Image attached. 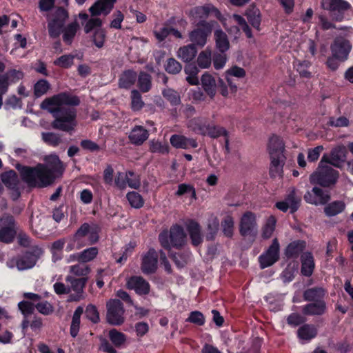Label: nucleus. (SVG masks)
I'll return each instance as SVG.
<instances>
[{
    "label": "nucleus",
    "mask_w": 353,
    "mask_h": 353,
    "mask_svg": "<svg viewBox=\"0 0 353 353\" xmlns=\"http://www.w3.org/2000/svg\"><path fill=\"white\" fill-rule=\"evenodd\" d=\"M304 200L310 204L325 205L330 200V193L327 190L314 185L311 191H307L304 195Z\"/></svg>",
    "instance_id": "obj_19"
},
{
    "label": "nucleus",
    "mask_w": 353,
    "mask_h": 353,
    "mask_svg": "<svg viewBox=\"0 0 353 353\" xmlns=\"http://www.w3.org/2000/svg\"><path fill=\"white\" fill-rule=\"evenodd\" d=\"M245 16L249 23L256 30H260L261 14L260 10L256 6L251 5L245 11Z\"/></svg>",
    "instance_id": "obj_34"
},
{
    "label": "nucleus",
    "mask_w": 353,
    "mask_h": 353,
    "mask_svg": "<svg viewBox=\"0 0 353 353\" xmlns=\"http://www.w3.org/2000/svg\"><path fill=\"white\" fill-rule=\"evenodd\" d=\"M301 272L302 275L307 277L310 276L312 274L315 268L314 260L312 253H303L301 256Z\"/></svg>",
    "instance_id": "obj_31"
},
{
    "label": "nucleus",
    "mask_w": 353,
    "mask_h": 353,
    "mask_svg": "<svg viewBox=\"0 0 353 353\" xmlns=\"http://www.w3.org/2000/svg\"><path fill=\"white\" fill-rule=\"evenodd\" d=\"M107 322L112 325H121L124 323L125 309L123 303L117 299H111L106 303Z\"/></svg>",
    "instance_id": "obj_13"
},
{
    "label": "nucleus",
    "mask_w": 353,
    "mask_h": 353,
    "mask_svg": "<svg viewBox=\"0 0 353 353\" xmlns=\"http://www.w3.org/2000/svg\"><path fill=\"white\" fill-rule=\"evenodd\" d=\"M215 26H219L216 21L200 20L196 24V28L190 32V40L194 46H204Z\"/></svg>",
    "instance_id": "obj_8"
},
{
    "label": "nucleus",
    "mask_w": 353,
    "mask_h": 353,
    "mask_svg": "<svg viewBox=\"0 0 353 353\" xmlns=\"http://www.w3.org/2000/svg\"><path fill=\"white\" fill-rule=\"evenodd\" d=\"M80 99L77 96L62 92L45 99L40 104L42 110L50 112L54 120L52 122L54 129L70 132L76 126L77 112L74 108L63 107L64 105L77 106Z\"/></svg>",
    "instance_id": "obj_1"
},
{
    "label": "nucleus",
    "mask_w": 353,
    "mask_h": 353,
    "mask_svg": "<svg viewBox=\"0 0 353 353\" xmlns=\"http://www.w3.org/2000/svg\"><path fill=\"white\" fill-rule=\"evenodd\" d=\"M214 40L216 48L221 52H225L230 48L228 36L219 27L214 31Z\"/></svg>",
    "instance_id": "obj_37"
},
{
    "label": "nucleus",
    "mask_w": 353,
    "mask_h": 353,
    "mask_svg": "<svg viewBox=\"0 0 353 353\" xmlns=\"http://www.w3.org/2000/svg\"><path fill=\"white\" fill-rule=\"evenodd\" d=\"M15 168L20 176H56L62 175L65 168L59 157L56 154H50L44 158V163H37L31 167L17 163Z\"/></svg>",
    "instance_id": "obj_2"
},
{
    "label": "nucleus",
    "mask_w": 353,
    "mask_h": 353,
    "mask_svg": "<svg viewBox=\"0 0 353 353\" xmlns=\"http://www.w3.org/2000/svg\"><path fill=\"white\" fill-rule=\"evenodd\" d=\"M192 12L201 20H205L211 13H214L216 17H219V16L221 15L219 10L212 4L196 6Z\"/></svg>",
    "instance_id": "obj_35"
},
{
    "label": "nucleus",
    "mask_w": 353,
    "mask_h": 353,
    "mask_svg": "<svg viewBox=\"0 0 353 353\" xmlns=\"http://www.w3.org/2000/svg\"><path fill=\"white\" fill-rule=\"evenodd\" d=\"M169 256L179 268H183L188 263V254L185 253L170 252Z\"/></svg>",
    "instance_id": "obj_60"
},
{
    "label": "nucleus",
    "mask_w": 353,
    "mask_h": 353,
    "mask_svg": "<svg viewBox=\"0 0 353 353\" xmlns=\"http://www.w3.org/2000/svg\"><path fill=\"white\" fill-rule=\"evenodd\" d=\"M185 225L192 245L195 247L201 245L203 242V236L200 224L194 219H189Z\"/></svg>",
    "instance_id": "obj_28"
},
{
    "label": "nucleus",
    "mask_w": 353,
    "mask_h": 353,
    "mask_svg": "<svg viewBox=\"0 0 353 353\" xmlns=\"http://www.w3.org/2000/svg\"><path fill=\"white\" fill-rule=\"evenodd\" d=\"M79 28L77 21H74L69 23L67 26L63 28V40L67 44H70L76 35V33Z\"/></svg>",
    "instance_id": "obj_43"
},
{
    "label": "nucleus",
    "mask_w": 353,
    "mask_h": 353,
    "mask_svg": "<svg viewBox=\"0 0 353 353\" xmlns=\"http://www.w3.org/2000/svg\"><path fill=\"white\" fill-rule=\"evenodd\" d=\"M326 291L321 287H313L306 289L303 294L305 301L314 302L325 300Z\"/></svg>",
    "instance_id": "obj_32"
},
{
    "label": "nucleus",
    "mask_w": 353,
    "mask_h": 353,
    "mask_svg": "<svg viewBox=\"0 0 353 353\" xmlns=\"http://www.w3.org/2000/svg\"><path fill=\"white\" fill-rule=\"evenodd\" d=\"M300 202L301 199L296 195L295 189H292L283 201L275 203V207L283 212H286L290 209V212L294 214L299 208Z\"/></svg>",
    "instance_id": "obj_20"
},
{
    "label": "nucleus",
    "mask_w": 353,
    "mask_h": 353,
    "mask_svg": "<svg viewBox=\"0 0 353 353\" xmlns=\"http://www.w3.org/2000/svg\"><path fill=\"white\" fill-rule=\"evenodd\" d=\"M293 64L301 77L305 79H310L312 77V73L308 70L312 65L310 61L296 60Z\"/></svg>",
    "instance_id": "obj_45"
},
{
    "label": "nucleus",
    "mask_w": 353,
    "mask_h": 353,
    "mask_svg": "<svg viewBox=\"0 0 353 353\" xmlns=\"http://www.w3.org/2000/svg\"><path fill=\"white\" fill-rule=\"evenodd\" d=\"M2 183L10 190V195L13 201H17L21 196L22 179L29 187L45 188L52 185L56 178H1Z\"/></svg>",
    "instance_id": "obj_5"
},
{
    "label": "nucleus",
    "mask_w": 353,
    "mask_h": 353,
    "mask_svg": "<svg viewBox=\"0 0 353 353\" xmlns=\"http://www.w3.org/2000/svg\"><path fill=\"white\" fill-rule=\"evenodd\" d=\"M227 60L228 58L225 52H214L212 54V62L216 70L222 69L225 66Z\"/></svg>",
    "instance_id": "obj_54"
},
{
    "label": "nucleus",
    "mask_w": 353,
    "mask_h": 353,
    "mask_svg": "<svg viewBox=\"0 0 353 353\" xmlns=\"http://www.w3.org/2000/svg\"><path fill=\"white\" fill-rule=\"evenodd\" d=\"M205 135L213 139L223 136L224 137L223 148L225 152V153L230 152L228 132L225 128L208 121L206 126V131H205Z\"/></svg>",
    "instance_id": "obj_24"
},
{
    "label": "nucleus",
    "mask_w": 353,
    "mask_h": 353,
    "mask_svg": "<svg viewBox=\"0 0 353 353\" xmlns=\"http://www.w3.org/2000/svg\"><path fill=\"white\" fill-rule=\"evenodd\" d=\"M279 241L275 238L268 250L259 256V262L261 269L270 267L279 261Z\"/></svg>",
    "instance_id": "obj_15"
},
{
    "label": "nucleus",
    "mask_w": 353,
    "mask_h": 353,
    "mask_svg": "<svg viewBox=\"0 0 353 353\" xmlns=\"http://www.w3.org/2000/svg\"><path fill=\"white\" fill-rule=\"evenodd\" d=\"M208 123V121L205 119L199 117L194 118L190 121V126L192 128L194 132L205 136V131H206Z\"/></svg>",
    "instance_id": "obj_47"
},
{
    "label": "nucleus",
    "mask_w": 353,
    "mask_h": 353,
    "mask_svg": "<svg viewBox=\"0 0 353 353\" xmlns=\"http://www.w3.org/2000/svg\"><path fill=\"white\" fill-rule=\"evenodd\" d=\"M4 74L7 77L10 85L17 83L24 77V72L21 70L17 69H10Z\"/></svg>",
    "instance_id": "obj_59"
},
{
    "label": "nucleus",
    "mask_w": 353,
    "mask_h": 353,
    "mask_svg": "<svg viewBox=\"0 0 353 353\" xmlns=\"http://www.w3.org/2000/svg\"><path fill=\"white\" fill-rule=\"evenodd\" d=\"M127 288L133 290L140 296L147 295L150 293V283L141 276H132L126 282Z\"/></svg>",
    "instance_id": "obj_22"
},
{
    "label": "nucleus",
    "mask_w": 353,
    "mask_h": 353,
    "mask_svg": "<svg viewBox=\"0 0 353 353\" xmlns=\"http://www.w3.org/2000/svg\"><path fill=\"white\" fill-rule=\"evenodd\" d=\"M222 230L224 235L227 237L231 238L233 235L234 231V220L233 218L228 215L221 221Z\"/></svg>",
    "instance_id": "obj_58"
},
{
    "label": "nucleus",
    "mask_w": 353,
    "mask_h": 353,
    "mask_svg": "<svg viewBox=\"0 0 353 353\" xmlns=\"http://www.w3.org/2000/svg\"><path fill=\"white\" fill-rule=\"evenodd\" d=\"M83 313V308L82 306H78L74 312L70 328V335L73 338H75L79 333L81 323V316Z\"/></svg>",
    "instance_id": "obj_42"
},
{
    "label": "nucleus",
    "mask_w": 353,
    "mask_h": 353,
    "mask_svg": "<svg viewBox=\"0 0 353 353\" xmlns=\"http://www.w3.org/2000/svg\"><path fill=\"white\" fill-rule=\"evenodd\" d=\"M196 54V47L192 43L181 47L178 51V57L186 63H189L192 61L195 58Z\"/></svg>",
    "instance_id": "obj_39"
},
{
    "label": "nucleus",
    "mask_w": 353,
    "mask_h": 353,
    "mask_svg": "<svg viewBox=\"0 0 353 353\" xmlns=\"http://www.w3.org/2000/svg\"><path fill=\"white\" fill-rule=\"evenodd\" d=\"M201 85L205 92L213 99L216 95L217 90L223 97L228 94V85L223 79L219 78L218 81L209 72H205L201 78Z\"/></svg>",
    "instance_id": "obj_10"
},
{
    "label": "nucleus",
    "mask_w": 353,
    "mask_h": 353,
    "mask_svg": "<svg viewBox=\"0 0 353 353\" xmlns=\"http://www.w3.org/2000/svg\"><path fill=\"white\" fill-rule=\"evenodd\" d=\"M172 146L176 149L190 150L198 147V142L194 138L174 134L170 139Z\"/></svg>",
    "instance_id": "obj_26"
},
{
    "label": "nucleus",
    "mask_w": 353,
    "mask_h": 353,
    "mask_svg": "<svg viewBox=\"0 0 353 353\" xmlns=\"http://www.w3.org/2000/svg\"><path fill=\"white\" fill-rule=\"evenodd\" d=\"M321 6L330 12V17L335 21H342L346 12L352 8L345 0H322Z\"/></svg>",
    "instance_id": "obj_12"
},
{
    "label": "nucleus",
    "mask_w": 353,
    "mask_h": 353,
    "mask_svg": "<svg viewBox=\"0 0 353 353\" xmlns=\"http://www.w3.org/2000/svg\"><path fill=\"white\" fill-rule=\"evenodd\" d=\"M338 178H310V183L320 188H330L337 182Z\"/></svg>",
    "instance_id": "obj_51"
},
{
    "label": "nucleus",
    "mask_w": 353,
    "mask_h": 353,
    "mask_svg": "<svg viewBox=\"0 0 353 353\" xmlns=\"http://www.w3.org/2000/svg\"><path fill=\"white\" fill-rule=\"evenodd\" d=\"M186 234L183 227L179 224L173 225L170 231L163 230L159 234L161 246L170 252L171 248H181L185 243Z\"/></svg>",
    "instance_id": "obj_6"
},
{
    "label": "nucleus",
    "mask_w": 353,
    "mask_h": 353,
    "mask_svg": "<svg viewBox=\"0 0 353 353\" xmlns=\"http://www.w3.org/2000/svg\"><path fill=\"white\" fill-rule=\"evenodd\" d=\"M185 321L194 324L197 326H203L205 323V318L201 312L194 310L189 314V316L186 319Z\"/></svg>",
    "instance_id": "obj_55"
},
{
    "label": "nucleus",
    "mask_w": 353,
    "mask_h": 353,
    "mask_svg": "<svg viewBox=\"0 0 353 353\" xmlns=\"http://www.w3.org/2000/svg\"><path fill=\"white\" fill-rule=\"evenodd\" d=\"M346 161V150L343 146L333 148L330 154H324L316 170L310 176H339L338 171L333 169L342 167Z\"/></svg>",
    "instance_id": "obj_3"
},
{
    "label": "nucleus",
    "mask_w": 353,
    "mask_h": 353,
    "mask_svg": "<svg viewBox=\"0 0 353 353\" xmlns=\"http://www.w3.org/2000/svg\"><path fill=\"white\" fill-rule=\"evenodd\" d=\"M276 222V220L274 216H270L268 219L267 222H266L264 228H263L262 237L263 239H269L272 236V234L275 229Z\"/></svg>",
    "instance_id": "obj_61"
},
{
    "label": "nucleus",
    "mask_w": 353,
    "mask_h": 353,
    "mask_svg": "<svg viewBox=\"0 0 353 353\" xmlns=\"http://www.w3.org/2000/svg\"><path fill=\"white\" fill-rule=\"evenodd\" d=\"M306 247L303 240H295L290 243L284 250V254L288 259H297Z\"/></svg>",
    "instance_id": "obj_30"
},
{
    "label": "nucleus",
    "mask_w": 353,
    "mask_h": 353,
    "mask_svg": "<svg viewBox=\"0 0 353 353\" xmlns=\"http://www.w3.org/2000/svg\"><path fill=\"white\" fill-rule=\"evenodd\" d=\"M98 248L96 247H91L85 249L81 252L76 253L70 255V259L73 261H77L79 263H88L95 259L98 254Z\"/></svg>",
    "instance_id": "obj_33"
},
{
    "label": "nucleus",
    "mask_w": 353,
    "mask_h": 353,
    "mask_svg": "<svg viewBox=\"0 0 353 353\" xmlns=\"http://www.w3.org/2000/svg\"><path fill=\"white\" fill-rule=\"evenodd\" d=\"M68 17V12L64 8L58 7L55 10L52 19L48 22V31L50 38L57 39L60 37Z\"/></svg>",
    "instance_id": "obj_11"
},
{
    "label": "nucleus",
    "mask_w": 353,
    "mask_h": 353,
    "mask_svg": "<svg viewBox=\"0 0 353 353\" xmlns=\"http://www.w3.org/2000/svg\"><path fill=\"white\" fill-rule=\"evenodd\" d=\"M131 98V109L134 111L141 110L145 103L142 100V97L139 91L137 90H132L130 93Z\"/></svg>",
    "instance_id": "obj_48"
},
{
    "label": "nucleus",
    "mask_w": 353,
    "mask_h": 353,
    "mask_svg": "<svg viewBox=\"0 0 353 353\" xmlns=\"http://www.w3.org/2000/svg\"><path fill=\"white\" fill-rule=\"evenodd\" d=\"M184 71L188 75L186 81L190 85H197L199 84V80L197 77L199 69L194 63H188L185 66Z\"/></svg>",
    "instance_id": "obj_40"
},
{
    "label": "nucleus",
    "mask_w": 353,
    "mask_h": 353,
    "mask_svg": "<svg viewBox=\"0 0 353 353\" xmlns=\"http://www.w3.org/2000/svg\"><path fill=\"white\" fill-rule=\"evenodd\" d=\"M101 227L97 224L92 226L88 223H83L75 233L71 236L73 242L77 244V250L86 245L96 244L99 240Z\"/></svg>",
    "instance_id": "obj_7"
},
{
    "label": "nucleus",
    "mask_w": 353,
    "mask_h": 353,
    "mask_svg": "<svg viewBox=\"0 0 353 353\" xmlns=\"http://www.w3.org/2000/svg\"><path fill=\"white\" fill-rule=\"evenodd\" d=\"M137 87L141 92H149L152 88V77L146 72L141 71L137 75Z\"/></svg>",
    "instance_id": "obj_41"
},
{
    "label": "nucleus",
    "mask_w": 353,
    "mask_h": 353,
    "mask_svg": "<svg viewBox=\"0 0 353 353\" xmlns=\"http://www.w3.org/2000/svg\"><path fill=\"white\" fill-rule=\"evenodd\" d=\"M246 72L244 68L238 65H232L231 68L228 69L224 73V78L227 81L228 85L230 86L232 92H236L239 86L237 79H243L245 77Z\"/></svg>",
    "instance_id": "obj_21"
},
{
    "label": "nucleus",
    "mask_w": 353,
    "mask_h": 353,
    "mask_svg": "<svg viewBox=\"0 0 353 353\" xmlns=\"http://www.w3.org/2000/svg\"><path fill=\"white\" fill-rule=\"evenodd\" d=\"M256 216L252 212H245L240 221L239 232L243 236H252L254 238L256 236Z\"/></svg>",
    "instance_id": "obj_18"
},
{
    "label": "nucleus",
    "mask_w": 353,
    "mask_h": 353,
    "mask_svg": "<svg viewBox=\"0 0 353 353\" xmlns=\"http://www.w3.org/2000/svg\"><path fill=\"white\" fill-rule=\"evenodd\" d=\"M74 56L72 54H63L54 61V65L56 66L68 69L74 63Z\"/></svg>",
    "instance_id": "obj_53"
},
{
    "label": "nucleus",
    "mask_w": 353,
    "mask_h": 353,
    "mask_svg": "<svg viewBox=\"0 0 353 353\" xmlns=\"http://www.w3.org/2000/svg\"><path fill=\"white\" fill-rule=\"evenodd\" d=\"M158 253L154 248H150L143 256L141 268L144 274H153L157 270Z\"/></svg>",
    "instance_id": "obj_23"
},
{
    "label": "nucleus",
    "mask_w": 353,
    "mask_h": 353,
    "mask_svg": "<svg viewBox=\"0 0 353 353\" xmlns=\"http://www.w3.org/2000/svg\"><path fill=\"white\" fill-rule=\"evenodd\" d=\"M17 235L16 222L13 216L3 215L0 218V241L5 243L13 242Z\"/></svg>",
    "instance_id": "obj_14"
},
{
    "label": "nucleus",
    "mask_w": 353,
    "mask_h": 353,
    "mask_svg": "<svg viewBox=\"0 0 353 353\" xmlns=\"http://www.w3.org/2000/svg\"><path fill=\"white\" fill-rule=\"evenodd\" d=\"M165 70L167 72L172 74H176L182 70L181 64L174 58H170L167 60L165 65Z\"/></svg>",
    "instance_id": "obj_64"
},
{
    "label": "nucleus",
    "mask_w": 353,
    "mask_h": 353,
    "mask_svg": "<svg viewBox=\"0 0 353 353\" xmlns=\"http://www.w3.org/2000/svg\"><path fill=\"white\" fill-rule=\"evenodd\" d=\"M162 95L172 105H177L181 103L179 93L172 88H168L163 90Z\"/></svg>",
    "instance_id": "obj_52"
},
{
    "label": "nucleus",
    "mask_w": 353,
    "mask_h": 353,
    "mask_svg": "<svg viewBox=\"0 0 353 353\" xmlns=\"http://www.w3.org/2000/svg\"><path fill=\"white\" fill-rule=\"evenodd\" d=\"M318 331L314 325L303 324L297 330V336L300 339L310 341L315 338Z\"/></svg>",
    "instance_id": "obj_38"
},
{
    "label": "nucleus",
    "mask_w": 353,
    "mask_h": 353,
    "mask_svg": "<svg viewBox=\"0 0 353 353\" xmlns=\"http://www.w3.org/2000/svg\"><path fill=\"white\" fill-rule=\"evenodd\" d=\"M345 204L342 201H334L328 203L324 208V212L327 216H336L344 211Z\"/></svg>",
    "instance_id": "obj_44"
},
{
    "label": "nucleus",
    "mask_w": 353,
    "mask_h": 353,
    "mask_svg": "<svg viewBox=\"0 0 353 353\" xmlns=\"http://www.w3.org/2000/svg\"><path fill=\"white\" fill-rule=\"evenodd\" d=\"M332 54L338 58L341 62L348 59L349 54L352 50V44L350 41L343 37H336L330 47Z\"/></svg>",
    "instance_id": "obj_17"
},
{
    "label": "nucleus",
    "mask_w": 353,
    "mask_h": 353,
    "mask_svg": "<svg viewBox=\"0 0 353 353\" xmlns=\"http://www.w3.org/2000/svg\"><path fill=\"white\" fill-rule=\"evenodd\" d=\"M196 61L201 68H208L212 63L211 52L207 50L202 51L199 54Z\"/></svg>",
    "instance_id": "obj_56"
},
{
    "label": "nucleus",
    "mask_w": 353,
    "mask_h": 353,
    "mask_svg": "<svg viewBox=\"0 0 353 353\" xmlns=\"http://www.w3.org/2000/svg\"><path fill=\"white\" fill-rule=\"evenodd\" d=\"M285 144L283 139L276 135H272L269 140L268 151L270 157V176H283V166L286 157L283 152Z\"/></svg>",
    "instance_id": "obj_4"
},
{
    "label": "nucleus",
    "mask_w": 353,
    "mask_h": 353,
    "mask_svg": "<svg viewBox=\"0 0 353 353\" xmlns=\"http://www.w3.org/2000/svg\"><path fill=\"white\" fill-rule=\"evenodd\" d=\"M41 136L42 140L50 146L57 147L61 142L60 135L54 132H43Z\"/></svg>",
    "instance_id": "obj_57"
},
{
    "label": "nucleus",
    "mask_w": 353,
    "mask_h": 353,
    "mask_svg": "<svg viewBox=\"0 0 353 353\" xmlns=\"http://www.w3.org/2000/svg\"><path fill=\"white\" fill-rule=\"evenodd\" d=\"M137 74L132 70H125L119 79V87L120 88L129 89L137 81Z\"/></svg>",
    "instance_id": "obj_36"
},
{
    "label": "nucleus",
    "mask_w": 353,
    "mask_h": 353,
    "mask_svg": "<svg viewBox=\"0 0 353 353\" xmlns=\"http://www.w3.org/2000/svg\"><path fill=\"white\" fill-rule=\"evenodd\" d=\"M117 0H97L89 8L92 17L108 15L112 10Z\"/></svg>",
    "instance_id": "obj_25"
},
{
    "label": "nucleus",
    "mask_w": 353,
    "mask_h": 353,
    "mask_svg": "<svg viewBox=\"0 0 353 353\" xmlns=\"http://www.w3.org/2000/svg\"><path fill=\"white\" fill-rule=\"evenodd\" d=\"M43 254V250L39 246H33L29 250L23 252L15 259L14 261L17 268L19 271L26 270L32 268Z\"/></svg>",
    "instance_id": "obj_9"
},
{
    "label": "nucleus",
    "mask_w": 353,
    "mask_h": 353,
    "mask_svg": "<svg viewBox=\"0 0 353 353\" xmlns=\"http://www.w3.org/2000/svg\"><path fill=\"white\" fill-rule=\"evenodd\" d=\"M126 199L130 206L135 209H140L144 205V200L142 196L137 192H129L126 195Z\"/></svg>",
    "instance_id": "obj_46"
},
{
    "label": "nucleus",
    "mask_w": 353,
    "mask_h": 353,
    "mask_svg": "<svg viewBox=\"0 0 353 353\" xmlns=\"http://www.w3.org/2000/svg\"><path fill=\"white\" fill-rule=\"evenodd\" d=\"M108 336L112 344L116 347H121L126 341L125 334L116 329L110 330Z\"/></svg>",
    "instance_id": "obj_50"
},
{
    "label": "nucleus",
    "mask_w": 353,
    "mask_h": 353,
    "mask_svg": "<svg viewBox=\"0 0 353 353\" xmlns=\"http://www.w3.org/2000/svg\"><path fill=\"white\" fill-rule=\"evenodd\" d=\"M50 88V84L46 79H39L34 85V95L36 98L46 94Z\"/></svg>",
    "instance_id": "obj_49"
},
{
    "label": "nucleus",
    "mask_w": 353,
    "mask_h": 353,
    "mask_svg": "<svg viewBox=\"0 0 353 353\" xmlns=\"http://www.w3.org/2000/svg\"><path fill=\"white\" fill-rule=\"evenodd\" d=\"M301 311L305 316H322L327 311V304L325 300L309 302L302 306Z\"/></svg>",
    "instance_id": "obj_29"
},
{
    "label": "nucleus",
    "mask_w": 353,
    "mask_h": 353,
    "mask_svg": "<svg viewBox=\"0 0 353 353\" xmlns=\"http://www.w3.org/2000/svg\"><path fill=\"white\" fill-rule=\"evenodd\" d=\"M65 281L70 283L71 290L74 292V294H70L68 297V302H78L83 299V289L88 281L87 277L76 278L71 275L65 277Z\"/></svg>",
    "instance_id": "obj_16"
},
{
    "label": "nucleus",
    "mask_w": 353,
    "mask_h": 353,
    "mask_svg": "<svg viewBox=\"0 0 353 353\" xmlns=\"http://www.w3.org/2000/svg\"><path fill=\"white\" fill-rule=\"evenodd\" d=\"M149 131L142 125H135L128 135L130 142L134 145L140 146L148 139Z\"/></svg>",
    "instance_id": "obj_27"
},
{
    "label": "nucleus",
    "mask_w": 353,
    "mask_h": 353,
    "mask_svg": "<svg viewBox=\"0 0 353 353\" xmlns=\"http://www.w3.org/2000/svg\"><path fill=\"white\" fill-rule=\"evenodd\" d=\"M106 37L105 31L103 29L99 28L94 30L92 40L98 48L103 47Z\"/></svg>",
    "instance_id": "obj_62"
},
{
    "label": "nucleus",
    "mask_w": 353,
    "mask_h": 353,
    "mask_svg": "<svg viewBox=\"0 0 353 353\" xmlns=\"http://www.w3.org/2000/svg\"><path fill=\"white\" fill-rule=\"evenodd\" d=\"M85 314L86 318L93 323H98L100 321L99 311L97 307L92 304L87 305Z\"/></svg>",
    "instance_id": "obj_63"
}]
</instances>
